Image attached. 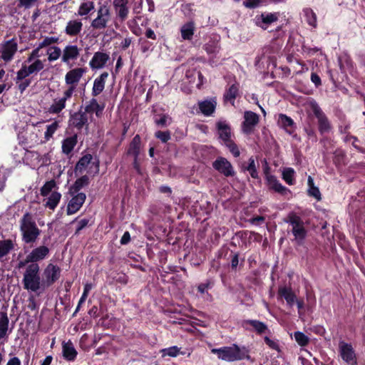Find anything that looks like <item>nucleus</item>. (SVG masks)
<instances>
[{
    "instance_id": "nucleus-42",
    "label": "nucleus",
    "mask_w": 365,
    "mask_h": 365,
    "mask_svg": "<svg viewBox=\"0 0 365 365\" xmlns=\"http://www.w3.org/2000/svg\"><path fill=\"white\" fill-rule=\"evenodd\" d=\"M239 91V83L235 82L226 91L224 98L225 101H232L236 98Z\"/></svg>"
},
{
    "instance_id": "nucleus-29",
    "label": "nucleus",
    "mask_w": 365,
    "mask_h": 365,
    "mask_svg": "<svg viewBox=\"0 0 365 365\" xmlns=\"http://www.w3.org/2000/svg\"><path fill=\"white\" fill-rule=\"evenodd\" d=\"M195 31V23L192 21L183 24L180 29L182 41H191Z\"/></svg>"
},
{
    "instance_id": "nucleus-37",
    "label": "nucleus",
    "mask_w": 365,
    "mask_h": 365,
    "mask_svg": "<svg viewBox=\"0 0 365 365\" xmlns=\"http://www.w3.org/2000/svg\"><path fill=\"white\" fill-rule=\"evenodd\" d=\"M95 9V4L92 1H86L81 2L77 10V15L79 16H86L93 12Z\"/></svg>"
},
{
    "instance_id": "nucleus-33",
    "label": "nucleus",
    "mask_w": 365,
    "mask_h": 365,
    "mask_svg": "<svg viewBox=\"0 0 365 365\" xmlns=\"http://www.w3.org/2000/svg\"><path fill=\"white\" fill-rule=\"evenodd\" d=\"M277 123L289 134H292L294 131L295 126L293 120L284 114L279 115Z\"/></svg>"
},
{
    "instance_id": "nucleus-44",
    "label": "nucleus",
    "mask_w": 365,
    "mask_h": 365,
    "mask_svg": "<svg viewBox=\"0 0 365 365\" xmlns=\"http://www.w3.org/2000/svg\"><path fill=\"white\" fill-rule=\"evenodd\" d=\"M63 51L58 46H53L47 48L46 53L48 55V61L53 62L58 60L62 56Z\"/></svg>"
},
{
    "instance_id": "nucleus-61",
    "label": "nucleus",
    "mask_w": 365,
    "mask_h": 365,
    "mask_svg": "<svg viewBox=\"0 0 365 365\" xmlns=\"http://www.w3.org/2000/svg\"><path fill=\"white\" fill-rule=\"evenodd\" d=\"M197 76L198 78H200V80L201 81V79L202 78V74L200 73V72L199 71H187L185 73V76L189 79V78H191L189 81L190 82H192V80H194L195 78V76Z\"/></svg>"
},
{
    "instance_id": "nucleus-41",
    "label": "nucleus",
    "mask_w": 365,
    "mask_h": 365,
    "mask_svg": "<svg viewBox=\"0 0 365 365\" xmlns=\"http://www.w3.org/2000/svg\"><path fill=\"white\" fill-rule=\"evenodd\" d=\"M307 184L309 186L308 194L309 196L314 197L317 200L319 201L322 199L321 193L317 187L314 185V180L311 176L308 177Z\"/></svg>"
},
{
    "instance_id": "nucleus-30",
    "label": "nucleus",
    "mask_w": 365,
    "mask_h": 365,
    "mask_svg": "<svg viewBox=\"0 0 365 365\" xmlns=\"http://www.w3.org/2000/svg\"><path fill=\"white\" fill-rule=\"evenodd\" d=\"M108 77V73L103 72L94 80L92 88L93 96H97L103 92L105 88L106 81Z\"/></svg>"
},
{
    "instance_id": "nucleus-50",
    "label": "nucleus",
    "mask_w": 365,
    "mask_h": 365,
    "mask_svg": "<svg viewBox=\"0 0 365 365\" xmlns=\"http://www.w3.org/2000/svg\"><path fill=\"white\" fill-rule=\"evenodd\" d=\"M92 160V155L90 154L83 156L77 163L76 169L77 171L82 172L90 164Z\"/></svg>"
},
{
    "instance_id": "nucleus-17",
    "label": "nucleus",
    "mask_w": 365,
    "mask_h": 365,
    "mask_svg": "<svg viewBox=\"0 0 365 365\" xmlns=\"http://www.w3.org/2000/svg\"><path fill=\"white\" fill-rule=\"evenodd\" d=\"M80 51L81 49L76 45L69 44L66 46L63 50L61 61L71 66V63L76 61L79 57Z\"/></svg>"
},
{
    "instance_id": "nucleus-9",
    "label": "nucleus",
    "mask_w": 365,
    "mask_h": 365,
    "mask_svg": "<svg viewBox=\"0 0 365 365\" xmlns=\"http://www.w3.org/2000/svg\"><path fill=\"white\" fill-rule=\"evenodd\" d=\"M18 41L15 38L2 41L0 43V61L4 63L11 61L18 51Z\"/></svg>"
},
{
    "instance_id": "nucleus-35",
    "label": "nucleus",
    "mask_w": 365,
    "mask_h": 365,
    "mask_svg": "<svg viewBox=\"0 0 365 365\" xmlns=\"http://www.w3.org/2000/svg\"><path fill=\"white\" fill-rule=\"evenodd\" d=\"M62 353L64 359L68 361H73L77 356V351L71 341L63 342Z\"/></svg>"
},
{
    "instance_id": "nucleus-49",
    "label": "nucleus",
    "mask_w": 365,
    "mask_h": 365,
    "mask_svg": "<svg viewBox=\"0 0 365 365\" xmlns=\"http://www.w3.org/2000/svg\"><path fill=\"white\" fill-rule=\"evenodd\" d=\"M13 243L11 240L0 241V257L6 256L13 249Z\"/></svg>"
},
{
    "instance_id": "nucleus-13",
    "label": "nucleus",
    "mask_w": 365,
    "mask_h": 365,
    "mask_svg": "<svg viewBox=\"0 0 365 365\" xmlns=\"http://www.w3.org/2000/svg\"><path fill=\"white\" fill-rule=\"evenodd\" d=\"M86 73V69L85 68H75L68 71L65 76V83L68 86L67 88H73L74 93L77 84Z\"/></svg>"
},
{
    "instance_id": "nucleus-60",
    "label": "nucleus",
    "mask_w": 365,
    "mask_h": 365,
    "mask_svg": "<svg viewBox=\"0 0 365 365\" xmlns=\"http://www.w3.org/2000/svg\"><path fill=\"white\" fill-rule=\"evenodd\" d=\"M16 83H19V89L21 93H23L26 89V88L30 85L31 81L29 79L24 78L21 81H16Z\"/></svg>"
},
{
    "instance_id": "nucleus-6",
    "label": "nucleus",
    "mask_w": 365,
    "mask_h": 365,
    "mask_svg": "<svg viewBox=\"0 0 365 365\" xmlns=\"http://www.w3.org/2000/svg\"><path fill=\"white\" fill-rule=\"evenodd\" d=\"M111 13L107 4L98 3L96 16L91 23V26L96 30L105 29L110 21Z\"/></svg>"
},
{
    "instance_id": "nucleus-18",
    "label": "nucleus",
    "mask_w": 365,
    "mask_h": 365,
    "mask_svg": "<svg viewBox=\"0 0 365 365\" xmlns=\"http://www.w3.org/2000/svg\"><path fill=\"white\" fill-rule=\"evenodd\" d=\"M50 252V250L47 246L41 245L33 249L26 257V262L31 264L36 263L38 261L46 259Z\"/></svg>"
},
{
    "instance_id": "nucleus-40",
    "label": "nucleus",
    "mask_w": 365,
    "mask_h": 365,
    "mask_svg": "<svg viewBox=\"0 0 365 365\" xmlns=\"http://www.w3.org/2000/svg\"><path fill=\"white\" fill-rule=\"evenodd\" d=\"M77 143V138L76 135L71 136L64 139L62 142V152L68 155L71 153Z\"/></svg>"
},
{
    "instance_id": "nucleus-8",
    "label": "nucleus",
    "mask_w": 365,
    "mask_h": 365,
    "mask_svg": "<svg viewBox=\"0 0 365 365\" xmlns=\"http://www.w3.org/2000/svg\"><path fill=\"white\" fill-rule=\"evenodd\" d=\"M38 58H35L31 62H28L26 60L22 64L21 68L16 73V81L24 80L30 75L37 73L44 68L43 61Z\"/></svg>"
},
{
    "instance_id": "nucleus-43",
    "label": "nucleus",
    "mask_w": 365,
    "mask_h": 365,
    "mask_svg": "<svg viewBox=\"0 0 365 365\" xmlns=\"http://www.w3.org/2000/svg\"><path fill=\"white\" fill-rule=\"evenodd\" d=\"M41 195L43 197L53 192L58 191V186L55 180L47 181L41 188Z\"/></svg>"
},
{
    "instance_id": "nucleus-1",
    "label": "nucleus",
    "mask_w": 365,
    "mask_h": 365,
    "mask_svg": "<svg viewBox=\"0 0 365 365\" xmlns=\"http://www.w3.org/2000/svg\"><path fill=\"white\" fill-rule=\"evenodd\" d=\"M211 352L216 354L219 359L228 362L250 359L248 348L245 346H240L236 344L229 346L213 348L211 349Z\"/></svg>"
},
{
    "instance_id": "nucleus-51",
    "label": "nucleus",
    "mask_w": 365,
    "mask_h": 365,
    "mask_svg": "<svg viewBox=\"0 0 365 365\" xmlns=\"http://www.w3.org/2000/svg\"><path fill=\"white\" fill-rule=\"evenodd\" d=\"M88 184V177L86 175H83L81 178L76 180L74 185L71 187V190L74 192H78V191L82 189L85 185Z\"/></svg>"
},
{
    "instance_id": "nucleus-21",
    "label": "nucleus",
    "mask_w": 365,
    "mask_h": 365,
    "mask_svg": "<svg viewBox=\"0 0 365 365\" xmlns=\"http://www.w3.org/2000/svg\"><path fill=\"white\" fill-rule=\"evenodd\" d=\"M41 0H15L13 6L10 8V14L12 16L21 14V9H29L34 6H38Z\"/></svg>"
},
{
    "instance_id": "nucleus-38",
    "label": "nucleus",
    "mask_w": 365,
    "mask_h": 365,
    "mask_svg": "<svg viewBox=\"0 0 365 365\" xmlns=\"http://www.w3.org/2000/svg\"><path fill=\"white\" fill-rule=\"evenodd\" d=\"M306 22L312 28L317 27V16L316 13L310 8H305L302 11Z\"/></svg>"
},
{
    "instance_id": "nucleus-47",
    "label": "nucleus",
    "mask_w": 365,
    "mask_h": 365,
    "mask_svg": "<svg viewBox=\"0 0 365 365\" xmlns=\"http://www.w3.org/2000/svg\"><path fill=\"white\" fill-rule=\"evenodd\" d=\"M59 128L58 122L55 120L50 125L46 126V130L44 133V139L45 141H48L52 137L53 135L56 133V131Z\"/></svg>"
},
{
    "instance_id": "nucleus-59",
    "label": "nucleus",
    "mask_w": 365,
    "mask_h": 365,
    "mask_svg": "<svg viewBox=\"0 0 365 365\" xmlns=\"http://www.w3.org/2000/svg\"><path fill=\"white\" fill-rule=\"evenodd\" d=\"M266 344L272 349L279 350V344L275 339H270L268 336L264 337Z\"/></svg>"
},
{
    "instance_id": "nucleus-28",
    "label": "nucleus",
    "mask_w": 365,
    "mask_h": 365,
    "mask_svg": "<svg viewBox=\"0 0 365 365\" xmlns=\"http://www.w3.org/2000/svg\"><path fill=\"white\" fill-rule=\"evenodd\" d=\"M89 118V116L84 111H78L72 115L70 122L75 128L81 129L88 124Z\"/></svg>"
},
{
    "instance_id": "nucleus-22",
    "label": "nucleus",
    "mask_w": 365,
    "mask_h": 365,
    "mask_svg": "<svg viewBox=\"0 0 365 365\" xmlns=\"http://www.w3.org/2000/svg\"><path fill=\"white\" fill-rule=\"evenodd\" d=\"M259 123V115L252 111H245L244 113V121L242 125L243 133H251L255 127Z\"/></svg>"
},
{
    "instance_id": "nucleus-63",
    "label": "nucleus",
    "mask_w": 365,
    "mask_h": 365,
    "mask_svg": "<svg viewBox=\"0 0 365 365\" xmlns=\"http://www.w3.org/2000/svg\"><path fill=\"white\" fill-rule=\"evenodd\" d=\"M88 224V220L82 219L78 222L76 234H78L81 230L85 228Z\"/></svg>"
},
{
    "instance_id": "nucleus-12",
    "label": "nucleus",
    "mask_w": 365,
    "mask_h": 365,
    "mask_svg": "<svg viewBox=\"0 0 365 365\" xmlns=\"http://www.w3.org/2000/svg\"><path fill=\"white\" fill-rule=\"evenodd\" d=\"M71 195V200L68 201L66 207V214L72 215L76 213L83 206L86 199V195L83 192H74L70 190Z\"/></svg>"
},
{
    "instance_id": "nucleus-45",
    "label": "nucleus",
    "mask_w": 365,
    "mask_h": 365,
    "mask_svg": "<svg viewBox=\"0 0 365 365\" xmlns=\"http://www.w3.org/2000/svg\"><path fill=\"white\" fill-rule=\"evenodd\" d=\"M162 354V356H170V357H176L179 354H184L183 352L180 351V348L177 346H173L168 348H165L160 350Z\"/></svg>"
},
{
    "instance_id": "nucleus-19",
    "label": "nucleus",
    "mask_w": 365,
    "mask_h": 365,
    "mask_svg": "<svg viewBox=\"0 0 365 365\" xmlns=\"http://www.w3.org/2000/svg\"><path fill=\"white\" fill-rule=\"evenodd\" d=\"M213 168L225 177H232L235 170L231 163L225 158L219 157L212 163Z\"/></svg>"
},
{
    "instance_id": "nucleus-4",
    "label": "nucleus",
    "mask_w": 365,
    "mask_h": 365,
    "mask_svg": "<svg viewBox=\"0 0 365 365\" xmlns=\"http://www.w3.org/2000/svg\"><path fill=\"white\" fill-rule=\"evenodd\" d=\"M22 282L25 289L36 292L40 289L41 280L40 267L37 263L29 264L25 270Z\"/></svg>"
},
{
    "instance_id": "nucleus-53",
    "label": "nucleus",
    "mask_w": 365,
    "mask_h": 365,
    "mask_svg": "<svg viewBox=\"0 0 365 365\" xmlns=\"http://www.w3.org/2000/svg\"><path fill=\"white\" fill-rule=\"evenodd\" d=\"M245 170L249 172L250 175L252 178H258V173L253 158H250L249 159L248 165L245 168Z\"/></svg>"
},
{
    "instance_id": "nucleus-64",
    "label": "nucleus",
    "mask_w": 365,
    "mask_h": 365,
    "mask_svg": "<svg viewBox=\"0 0 365 365\" xmlns=\"http://www.w3.org/2000/svg\"><path fill=\"white\" fill-rule=\"evenodd\" d=\"M311 81L317 87L320 86L322 83L320 77L315 73H312Z\"/></svg>"
},
{
    "instance_id": "nucleus-3",
    "label": "nucleus",
    "mask_w": 365,
    "mask_h": 365,
    "mask_svg": "<svg viewBox=\"0 0 365 365\" xmlns=\"http://www.w3.org/2000/svg\"><path fill=\"white\" fill-rule=\"evenodd\" d=\"M20 231L22 240L26 244L35 242L41 234L33 215L29 212H26L21 219Z\"/></svg>"
},
{
    "instance_id": "nucleus-24",
    "label": "nucleus",
    "mask_w": 365,
    "mask_h": 365,
    "mask_svg": "<svg viewBox=\"0 0 365 365\" xmlns=\"http://www.w3.org/2000/svg\"><path fill=\"white\" fill-rule=\"evenodd\" d=\"M61 269L60 268L51 263L48 264L43 271V275L46 279V282L48 285L52 284L60 277Z\"/></svg>"
},
{
    "instance_id": "nucleus-57",
    "label": "nucleus",
    "mask_w": 365,
    "mask_h": 365,
    "mask_svg": "<svg viewBox=\"0 0 365 365\" xmlns=\"http://www.w3.org/2000/svg\"><path fill=\"white\" fill-rule=\"evenodd\" d=\"M155 135L163 143H166L170 139V133L168 131H157Z\"/></svg>"
},
{
    "instance_id": "nucleus-36",
    "label": "nucleus",
    "mask_w": 365,
    "mask_h": 365,
    "mask_svg": "<svg viewBox=\"0 0 365 365\" xmlns=\"http://www.w3.org/2000/svg\"><path fill=\"white\" fill-rule=\"evenodd\" d=\"M217 127L220 138L223 140L224 143L231 140V130L225 121L220 120L217 122Z\"/></svg>"
},
{
    "instance_id": "nucleus-62",
    "label": "nucleus",
    "mask_w": 365,
    "mask_h": 365,
    "mask_svg": "<svg viewBox=\"0 0 365 365\" xmlns=\"http://www.w3.org/2000/svg\"><path fill=\"white\" fill-rule=\"evenodd\" d=\"M259 4H260L259 0H247L244 2V5L247 8H250V9L256 8L259 5Z\"/></svg>"
},
{
    "instance_id": "nucleus-31",
    "label": "nucleus",
    "mask_w": 365,
    "mask_h": 365,
    "mask_svg": "<svg viewBox=\"0 0 365 365\" xmlns=\"http://www.w3.org/2000/svg\"><path fill=\"white\" fill-rule=\"evenodd\" d=\"M43 197L44 205L48 209L54 210L61 200V194L58 191H56L43 196Z\"/></svg>"
},
{
    "instance_id": "nucleus-2",
    "label": "nucleus",
    "mask_w": 365,
    "mask_h": 365,
    "mask_svg": "<svg viewBox=\"0 0 365 365\" xmlns=\"http://www.w3.org/2000/svg\"><path fill=\"white\" fill-rule=\"evenodd\" d=\"M289 225V232L293 236L292 242L297 245H302L307 236V229L305 222L295 212H290L284 220Z\"/></svg>"
},
{
    "instance_id": "nucleus-39",
    "label": "nucleus",
    "mask_w": 365,
    "mask_h": 365,
    "mask_svg": "<svg viewBox=\"0 0 365 365\" xmlns=\"http://www.w3.org/2000/svg\"><path fill=\"white\" fill-rule=\"evenodd\" d=\"M248 325L251 326L258 334L264 333L267 329L264 323L257 320L249 319L244 321L243 326L247 329Z\"/></svg>"
},
{
    "instance_id": "nucleus-16",
    "label": "nucleus",
    "mask_w": 365,
    "mask_h": 365,
    "mask_svg": "<svg viewBox=\"0 0 365 365\" xmlns=\"http://www.w3.org/2000/svg\"><path fill=\"white\" fill-rule=\"evenodd\" d=\"M278 18L279 15L277 13L264 12L257 15L254 18V22L257 26L266 30L272 23L276 22Z\"/></svg>"
},
{
    "instance_id": "nucleus-34",
    "label": "nucleus",
    "mask_w": 365,
    "mask_h": 365,
    "mask_svg": "<svg viewBox=\"0 0 365 365\" xmlns=\"http://www.w3.org/2000/svg\"><path fill=\"white\" fill-rule=\"evenodd\" d=\"M216 105L215 98L207 99L199 103V108L202 114L209 116L215 111Z\"/></svg>"
},
{
    "instance_id": "nucleus-27",
    "label": "nucleus",
    "mask_w": 365,
    "mask_h": 365,
    "mask_svg": "<svg viewBox=\"0 0 365 365\" xmlns=\"http://www.w3.org/2000/svg\"><path fill=\"white\" fill-rule=\"evenodd\" d=\"M104 108L103 106H101L96 98H91L88 102L86 103L84 107V112L89 115V118H92V115L96 113V116L98 117L101 115L102 111Z\"/></svg>"
},
{
    "instance_id": "nucleus-26",
    "label": "nucleus",
    "mask_w": 365,
    "mask_h": 365,
    "mask_svg": "<svg viewBox=\"0 0 365 365\" xmlns=\"http://www.w3.org/2000/svg\"><path fill=\"white\" fill-rule=\"evenodd\" d=\"M278 295L285 299L289 307H293L297 302V296L290 287L280 286L278 289Z\"/></svg>"
},
{
    "instance_id": "nucleus-20",
    "label": "nucleus",
    "mask_w": 365,
    "mask_h": 365,
    "mask_svg": "<svg viewBox=\"0 0 365 365\" xmlns=\"http://www.w3.org/2000/svg\"><path fill=\"white\" fill-rule=\"evenodd\" d=\"M113 6L116 18L120 21H124L130 11L129 0H113Z\"/></svg>"
},
{
    "instance_id": "nucleus-23",
    "label": "nucleus",
    "mask_w": 365,
    "mask_h": 365,
    "mask_svg": "<svg viewBox=\"0 0 365 365\" xmlns=\"http://www.w3.org/2000/svg\"><path fill=\"white\" fill-rule=\"evenodd\" d=\"M110 60L108 53L97 51L96 52L89 62V66L92 70H98L104 68Z\"/></svg>"
},
{
    "instance_id": "nucleus-54",
    "label": "nucleus",
    "mask_w": 365,
    "mask_h": 365,
    "mask_svg": "<svg viewBox=\"0 0 365 365\" xmlns=\"http://www.w3.org/2000/svg\"><path fill=\"white\" fill-rule=\"evenodd\" d=\"M155 123L160 126H167L171 123V118L168 115H161L160 118L155 119Z\"/></svg>"
},
{
    "instance_id": "nucleus-46",
    "label": "nucleus",
    "mask_w": 365,
    "mask_h": 365,
    "mask_svg": "<svg viewBox=\"0 0 365 365\" xmlns=\"http://www.w3.org/2000/svg\"><path fill=\"white\" fill-rule=\"evenodd\" d=\"M9 319L6 313H2L0 317V339L4 338L7 333Z\"/></svg>"
},
{
    "instance_id": "nucleus-5",
    "label": "nucleus",
    "mask_w": 365,
    "mask_h": 365,
    "mask_svg": "<svg viewBox=\"0 0 365 365\" xmlns=\"http://www.w3.org/2000/svg\"><path fill=\"white\" fill-rule=\"evenodd\" d=\"M15 155H23L21 159L18 160V161L19 163L22 161L23 163L33 169L48 165L49 163V159L47 155L41 156V155L36 151L19 149L18 150V153L15 154Z\"/></svg>"
},
{
    "instance_id": "nucleus-14",
    "label": "nucleus",
    "mask_w": 365,
    "mask_h": 365,
    "mask_svg": "<svg viewBox=\"0 0 365 365\" xmlns=\"http://www.w3.org/2000/svg\"><path fill=\"white\" fill-rule=\"evenodd\" d=\"M58 38L54 36H46L42 41H41L37 46L31 51L27 58L28 62H31L34 59L40 58L43 56V53L41 50L43 48H49L53 46L52 45L58 41Z\"/></svg>"
},
{
    "instance_id": "nucleus-7",
    "label": "nucleus",
    "mask_w": 365,
    "mask_h": 365,
    "mask_svg": "<svg viewBox=\"0 0 365 365\" xmlns=\"http://www.w3.org/2000/svg\"><path fill=\"white\" fill-rule=\"evenodd\" d=\"M306 105L317 118L320 133L322 134L328 133L331 129L330 123L317 103L314 99L309 98L306 102Z\"/></svg>"
},
{
    "instance_id": "nucleus-48",
    "label": "nucleus",
    "mask_w": 365,
    "mask_h": 365,
    "mask_svg": "<svg viewBox=\"0 0 365 365\" xmlns=\"http://www.w3.org/2000/svg\"><path fill=\"white\" fill-rule=\"evenodd\" d=\"M283 180L289 185H292L295 182L294 170L293 168H285L282 172Z\"/></svg>"
},
{
    "instance_id": "nucleus-11",
    "label": "nucleus",
    "mask_w": 365,
    "mask_h": 365,
    "mask_svg": "<svg viewBox=\"0 0 365 365\" xmlns=\"http://www.w3.org/2000/svg\"><path fill=\"white\" fill-rule=\"evenodd\" d=\"M73 94V88H67L63 93V96L61 98H54L52 104L49 106L48 112L50 114H58L65 108L66 101L71 99Z\"/></svg>"
},
{
    "instance_id": "nucleus-52",
    "label": "nucleus",
    "mask_w": 365,
    "mask_h": 365,
    "mask_svg": "<svg viewBox=\"0 0 365 365\" xmlns=\"http://www.w3.org/2000/svg\"><path fill=\"white\" fill-rule=\"evenodd\" d=\"M294 337L297 343L301 346H307L309 342V338L302 331H295Z\"/></svg>"
},
{
    "instance_id": "nucleus-58",
    "label": "nucleus",
    "mask_w": 365,
    "mask_h": 365,
    "mask_svg": "<svg viewBox=\"0 0 365 365\" xmlns=\"http://www.w3.org/2000/svg\"><path fill=\"white\" fill-rule=\"evenodd\" d=\"M6 178L7 173L6 169L4 168H0V191L4 189Z\"/></svg>"
},
{
    "instance_id": "nucleus-25",
    "label": "nucleus",
    "mask_w": 365,
    "mask_h": 365,
    "mask_svg": "<svg viewBox=\"0 0 365 365\" xmlns=\"http://www.w3.org/2000/svg\"><path fill=\"white\" fill-rule=\"evenodd\" d=\"M83 29V23L81 19H71L66 23L64 32L69 36H77Z\"/></svg>"
},
{
    "instance_id": "nucleus-32",
    "label": "nucleus",
    "mask_w": 365,
    "mask_h": 365,
    "mask_svg": "<svg viewBox=\"0 0 365 365\" xmlns=\"http://www.w3.org/2000/svg\"><path fill=\"white\" fill-rule=\"evenodd\" d=\"M141 150V139L139 135H136L131 140L127 154L131 155L133 158H138Z\"/></svg>"
},
{
    "instance_id": "nucleus-56",
    "label": "nucleus",
    "mask_w": 365,
    "mask_h": 365,
    "mask_svg": "<svg viewBox=\"0 0 365 365\" xmlns=\"http://www.w3.org/2000/svg\"><path fill=\"white\" fill-rule=\"evenodd\" d=\"M205 49L208 53H215L218 51L219 46L217 42L210 41L205 45Z\"/></svg>"
},
{
    "instance_id": "nucleus-15",
    "label": "nucleus",
    "mask_w": 365,
    "mask_h": 365,
    "mask_svg": "<svg viewBox=\"0 0 365 365\" xmlns=\"http://www.w3.org/2000/svg\"><path fill=\"white\" fill-rule=\"evenodd\" d=\"M266 165L264 173L266 175V180L267 181L268 186L270 189L274 192H278L282 195L287 196L291 194L290 190L284 186L274 175H269L267 172L268 168L267 167V160H264Z\"/></svg>"
},
{
    "instance_id": "nucleus-10",
    "label": "nucleus",
    "mask_w": 365,
    "mask_h": 365,
    "mask_svg": "<svg viewBox=\"0 0 365 365\" xmlns=\"http://www.w3.org/2000/svg\"><path fill=\"white\" fill-rule=\"evenodd\" d=\"M339 353L342 360L349 365H356L357 358L351 344L341 341L339 343Z\"/></svg>"
},
{
    "instance_id": "nucleus-55",
    "label": "nucleus",
    "mask_w": 365,
    "mask_h": 365,
    "mask_svg": "<svg viewBox=\"0 0 365 365\" xmlns=\"http://www.w3.org/2000/svg\"><path fill=\"white\" fill-rule=\"evenodd\" d=\"M225 145L235 157H238L240 155V150L237 145L232 140L225 143Z\"/></svg>"
}]
</instances>
